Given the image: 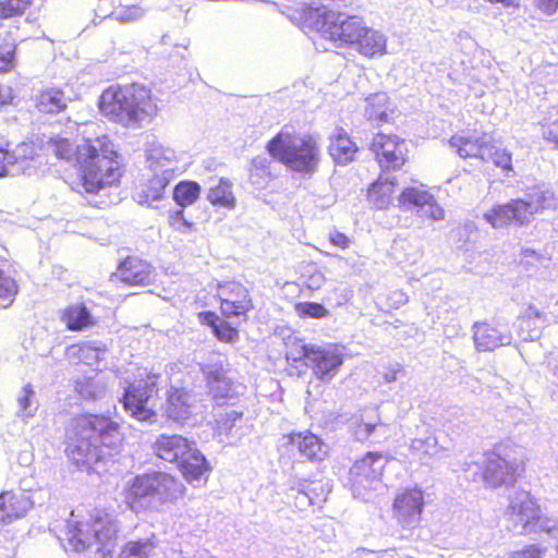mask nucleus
<instances>
[{
  "instance_id": "nucleus-1",
  "label": "nucleus",
  "mask_w": 558,
  "mask_h": 558,
  "mask_svg": "<svg viewBox=\"0 0 558 558\" xmlns=\"http://www.w3.org/2000/svg\"><path fill=\"white\" fill-rule=\"evenodd\" d=\"M48 146L58 159L72 163L76 175L73 189L77 192L96 195L121 183L124 163L109 135L83 137L80 143L56 136L49 138Z\"/></svg>"
},
{
  "instance_id": "nucleus-2",
  "label": "nucleus",
  "mask_w": 558,
  "mask_h": 558,
  "mask_svg": "<svg viewBox=\"0 0 558 558\" xmlns=\"http://www.w3.org/2000/svg\"><path fill=\"white\" fill-rule=\"evenodd\" d=\"M124 441L121 425L105 413H80L72 420L64 453L80 471L98 472L114 462Z\"/></svg>"
},
{
  "instance_id": "nucleus-3",
  "label": "nucleus",
  "mask_w": 558,
  "mask_h": 558,
  "mask_svg": "<svg viewBox=\"0 0 558 558\" xmlns=\"http://www.w3.org/2000/svg\"><path fill=\"white\" fill-rule=\"evenodd\" d=\"M217 299L219 301L220 318L214 311L198 313L202 325L211 329L213 335L220 342L234 344L240 339L238 326L231 319L246 322L254 310V301L248 288L240 281L229 280L217 284Z\"/></svg>"
},
{
  "instance_id": "nucleus-4",
  "label": "nucleus",
  "mask_w": 558,
  "mask_h": 558,
  "mask_svg": "<svg viewBox=\"0 0 558 558\" xmlns=\"http://www.w3.org/2000/svg\"><path fill=\"white\" fill-rule=\"evenodd\" d=\"M99 110L119 123L138 122L157 112L149 88L132 83L107 87L99 97Z\"/></svg>"
},
{
  "instance_id": "nucleus-5",
  "label": "nucleus",
  "mask_w": 558,
  "mask_h": 558,
  "mask_svg": "<svg viewBox=\"0 0 558 558\" xmlns=\"http://www.w3.org/2000/svg\"><path fill=\"white\" fill-rule=\"evenodd\" d=\"M266 150L293 172L312 174L320 162L317 137L311 133L280 130L266 144Z\"/></svg>"
},
{
  "instance_id": "nucleus-6",
  "label": "nucleus",
  "mask_w": 558,
  "mask_h": 558,
  "mask_svg": "<svg viewBox=\"0 0 558 558\" xmlns=\"http://www.w3.org/2000/svg\"><path fill=\"white\" fill-rule=\"evenodd\" d=\"M177 480L165 472L151 471L135 475L124 488V501L135 513L174 500L180 490Z\"/></svg>"
},
{
  "instance_id": "nucleus-7",
  "label": "nucleus",
  "mask_w": 558,
  "mask_h": 558,
  "mask_svg": "<svg viewBox=\"0 0 558 558\" xmlns=\"http://www.w3.org/2000/svg\"><path fill=\"white\" fill-rule=\"evenodd\" d=\"M318 7L308 5L306 17L329 40L344 45H354L363 32L364 23L355 15H345L339 11L336 0H323Z\"/></svg>"
},
{
  "instance_id": "nucleus-8",
  "label": "nucleus",
  "mask_w": 558,
  "mask_h": 558,
  "mask_svg": "<svg viewBox=\"0 0 558 558\" xmlns=\"http://www.w3.org/2000/svg\"><path fill=\"white\" fill-rule=\"evenodd\" d=\"M160 377L159 373L145 372L124 389L122 408L135 421L150 424L157 421L154 399L159 396Z\"/></svg>"
},
{
  "instance_id": "nucleus-9",
  "label": "nucleus",
  "mask_w": 558,
  "mask_h": 558,
  "mask_svg": "<svg viewBox=\"0 0 558 558\" xmlns=\"http://www.w3.org/2000/svg\"><path fill=\"white\" fill-rule=\"evenodd\" d=\"M526 458L502 456L497 449L485 453L481 476L487 487L497 488L515 483L525 472Z\"/></svg>"
},
{
  "instance_id": "nucleus-10",
  "label": "nucleus",
  "mask_w": 558,
  "mask_h": 558,
  "mask_svg": "<svg viewBox=\"0 0 558 558\" xmlns=\"http://www.w3.org/2000/svg\"><path fill=\"white\" fill-rule=\"evenodd\" d=\"M369 150L383 172L401 170L408 162L410 154L404 138L384 132H378L373 136Z\"/></svg>"
},
{
  "instance_id": "nucleus-11",
  "label": "nucleus",
  "mask_w": 558,
  "mask_h": 558,
  "mask_svg": "<svg viewBox=\"0 0 558 558\" xmlns=\"http://www.w3.org/2000/svg\"><path fill=\"white\" fill-rule=\"evenodd\" d=\"M507 517L513 526H520L524 533L536 531L537 525L541 531L551 532L550 527L544 526L546 518L542 512V507L530 492L520 490L510 499Z\"/></svg>"
},
{
  "instance_id": "nucleus-12",
  "label": "nucleus",
  "mask_w": 558,
  "mask_h": 558,
  "mask_svg": "<svg viewBox=\"0 0 558 558\" xmlns=\"http://www.w3.org/2000/svg\"><path fill=\"white\" fill-rule=\"evenodd\" d=\"M535 214L530 201L512 198L506 203L495 204L483 218L494 229L520 228L529 225Z\"/></svg>"
},
{
  "instance_id": "nucleus-13",
  "label": "nucleus",
  "mask_w": 558,
  "mask_h": 558,
  "mask_svg": "<svg viewBox=\"0 0 558 558\" xmlns=\"http://www.w3.org/2000/svg\"><path fill=\"white\" fill-rule=\"evenodd\" d=\"M425 506L423 489L414 486L397 493L392 502V515L403 529L418 526Z\"/></svg>"
},
{
  "instance_id": "nucleus-14",
  "label": "nucleus",
  "mask_w": 558,
  "mask_h": 558,
  "mask_svg": "<svg viewBox=\"0 0 558 558\" xmlns=\"http://www.w3.org/2000/svg\"><path fill=\"white\" fill-rule=\"evenodd\" d=\"M194 409L195 402L190 390L177 386L167 389L162 414L168 422L184 425L193 418Z\"/></svg>"
},
{
  "instance_id": "nucleus-15",
  "label": "nucleus",
  "mask_w": 558,
  "mask_h": 558,
  "mask_svg": "<svg viewBox=\"0 0 558 558\" xmlns=\"http://www.w3.org/2000/svg\"><path fill=\"white\" fill-rule=\"evenodd\" d=\"M154 267L137 255H129L117 267L116 276L128 286H148L154 280Z\"/></svg>"
},
{
  "instance_id": "nucleus-16",
  "label": "nucleus",
  "mask_w": 558,
  "mask_h": 558,
  "mask_svg": "<svg viewBox=\"0 0 558 558\" xmlns=\"http://www.w3.org/2000/svg\"><path fill=\"white\" fill-rule=\"evenodd\" d=\"M328 141V154L336 165L347 166L355 160L360 147L347 130L336 128Z\"/></svg>"
},
{
  "instance_id": "nucleus-17",
  "label": "nucleus",
  "mask_w": 558,
  "mask_h": 558,
  "mask_svg": "<svg viewBox=\"0 0 558 558\" xmlns=\"http://www.w3.org/2000/svg\"><path fill=\"white\" fill-rule=\"evenodd\" d=\"M343 360V353L338 344L332 343L326 348L314 347L310 359V366L318 379H324L341 366Z\"/></svg>"
},
{
  "instance_id": "nucleus-18",
  "label": "nucleus",
  "mask_w": 558,
  "mask_h": 558,
  "mask_svg": "<svg viewBox=\"0 0 558 558\" xmlns=\"http://www.w3.org/2000/svg\"><path fill=\"white\" fill-rule=\"evenodd\" d=\"M175 464L187 483L206 480L211 471L210 463L199 449L193 444Z\"/></svg>"
},
{
  "instance_id": "nucleus-19",
  "label": "nucleus",
  "mask_w": 558,
  "mask_h": 558,
  "mask_svg": "<svg viewBox=\"0 0 558 558\" xmlns=\"http://www.w3.org/2000/svg\"><path fill=\"white\" fill-rule=\"evenodd\" d=\"M193 444L179 434H161L154 442L153 449L159 459L177 464Z\"/></svg>"
},
{
  "instance_id": "nucleus-20",
  "label": "nucleus",
  "mask_w": 558,
  "mask_h": 558,
  "mask_svg": "<svg viewBox=\"0 0 558 558\" xmlns=\"http://www.w3.org/2000/svg\"><path fill=\"white\" fill-rule=\"evenodd\" d=\"M287 444L295 448L301 456L312 462L322 461L326 457L323 440L310 430L291 432L286 435Z\"/></svg>"
},
{
  "instance_id": "nucleus-21",
  "label": "nucleus",
  "mask_w": 558,
  "mask_h": 558,
  "mask_svg": "<svg viewBox=\"0 0 558 558\" xmlns=\"http://www.w3.org/2000/svg\"><path fill=\"white\" fill-rule=\"evenodd\" d=\"M31 508L32 501L23 493H0V524L11 523L24 517Z\"/></svg>"
},
{
  "instance_id": "nucleus-22",
  "label": "nucleus",
  "mask_w": 558,
  "mask_h": 558,
  "mask_svg": "<svg viewBox=\"0 0 558 558\" xmlns=\"http://www.w3.org/2000/svg\"><path fill=\"white\" fill-rule=\"evenodd\" d=\"M60 319L70 331H82L97 324L85 303L69 304L61 311Z\"/></svg>"
},
{
  "instance_id": "nucleus-23",
  "label": "nucleus",
  "mask_w": 558,
  "mask_h": 558,
  "mask_svg": "<svg viewBox=\"0 0 558 558\" xmlns=\"http://www.w3.org/2000/svg\"><path fill=\"white\" fill-rule=\"evenodd\" d=\"M472 330L473 341L478 351H493L505 342L501 331L487 322L475 323Z\"/></svg>"
},
{
  "instance_id": "nucleus-24",
  "label": "nucleus",
  "mask_w": 558,
  "mask_h": 558,
  "mask_svg": "<svg viewBox=\"0 0 558 558\" xmlns=\"http://www.w3.org/2000/svg\"><path fill=\"white\" fill-rule=\"evenodd\" d=\"M34 106L39 113L57 114L66 109L64 92L59 87H48L38 92Z\"/></svg>"
},
{
  "instance_id": "nucleus-25",
  "label": "nucleus",
  "mask_w": 558,
  "mask_h": 558,
  "mask_svg": "<svg viewBox=\"0 0 558 558\" xmlns=\"http://www.w3.org/2000/svg\"><path fill=\"white\" fill-rule=\"evenodd\" d=\"M450 143L457 148L459 156L464 159L477 158L487 161L486 150L492 148V142L484 137L453 136Z\"/></svg>"
},
{
  "instance_id": "nucleus-26",
  "label": "nucleus",
  "mask_w": 558,
  "mask_h": 558,
  "mask_svg": "<svg viewBox=\"0 0 558 558\" xmlns=\"http://www.w3.org/2000/svg\"><path fill=\"white\" fill-rule=\"evenodd\" d=\"M19 293V283L10 260L0 256V307L11 306Z\"/></svg>"
},
{
  "instance_id": "nucleus-27",
  "label": "nucleus",
  "mask_w": 558,
  "mask_h": 558,
  "mask_svg": "<svg viewBox=\"0 0 558 558\" xmlns=\"http://www.w3.org/2000/svg\"><path fill=\"white\" fill-rule=\"evenodd\" d=\"M158 547V539L155 534L146 538L130 539L125 542L117 558H154Z\"/></svg>"
},
{
  "instance_id": "nucleus-28",
  "label": "nucleus",
  "mask_w": 558,
  "mask_h": 558,
  "mask_svg": "<svg viewBox=\"0 0 558 558\" xmlns=\"http://www.w3.org/2000/svg\"><path fill=\"white\" fill-rule=\"evenodd\" d=\"M396 181L383 179L379 177L366 190V199L377 209L386 208L393 196L396 190Z\"/></svg>"
},
{
  "instance_id": "nucleus-29",
  "label": "nucleus",
  "mask_w": 558,
  "mask_h": 558,
  "mask_svg": "<svg viewBox=\"0 0 558 558\" xmlns=\"http://www.w3.org/2000/svg\"><path fill=\"white\" fill-rule=\"evenodd\" d=\"M383 459L384 454L379 451L367 452L353 463L351 474L355 477L373 480L383 473Z\"/></svg>"
},
{
  "instance_id": "nucleus-30",
  "label": "nucleus",
  "mask_w": 558,
  "mask_h": 558,
  "mask_svg": "<svg viewBox=\"0 0 558 558\" xmlns=\"http://www.w3.org/2000/svg\"><path fill=\"white\" fill-rule=\"evenodd\" d=\"M543 318V314L535 306H529L518 317V332L519 336L525 341H533L539 338L542 333V325L539 320Z\"/></svg>"
},
{
  "instance_id": "nucleus-31",
  "label": "nucleus",
  "mask_w": 558,
  "mask_h": 558,
  "mask_svg": "<svg viewBox=\"0 0 558 558\" xmlns=\"http://www.w3.org/2000/svg\"><path fill=\"white\" fill-rule=\"evenodd\" d=\"M357 50L361 54L373 58L377 54H384L386 52V39L377 31L364 26L360 37L355 41Z\"/></svg>"
},
{
  "instance_id": "nucleus-32",
  "label": "nucleus",
  "mask_w": 558,
  "mask_h": 558,
  "mask_svg": "<svg viewBox=\"0 0 558 558\" xmlns=\"http://www.w3.org/2000/svg\"><path fill=\"white\" fill-rule=\"evenodd\" d=\"M202 193V186L196 181L182 180L177 183L172 191L173 201L182 208L197 202Z\"/></svg>"
},
{
  "instance_id": "nucleus-33",
  "label": "nucleus",
  "mask_w": 558,
  "mask_h": 558,
  "mask_svg": "<svg viewBox=\"0 0 558 558\" xmlns=\"http://www.w3.org/2000/svg\"><path fill=\"white\" fill-rule=\"evenodd\" d=\"M168 185L169 179L165 173H154L142 184V201L151 203L161 199Z\"/></svg>"
},
{
  "instance_id": "nucleus-34",
  "label": "nucleus",
  "mask_w": 558,
  "mask_h": 558,
  "mask_svg": "<svg viewBox=\"0 0 558 558\" xmlns=\"http://www.w3.org/2000/svg\"><path fill=\"white\" fill-rule=\"evenodd\" d=\"M207 199L214 206L233 208L235 198L232 193V185L228 180L220 179L207 193Z\"/></svg>"
},
{
  "instance_id": "nucleus-35",
  "label": "nucleus",
  "mask_w": 558,
  "mask_h": 558,
  "mask_svg": "<svg viewBox=\"0 0 558 558\" xmlns=\"http://www.w3.org/2000/svg\"><path fill=\"white\" fill-rule=\"evenodd\" d=\"M432 193L428 190L416 186H409L402 190L399 195V203L407 207L424 209L426 204L432 202Z\"/></svg>"
},
{
  "instance_id": "nucleus-36",
  "label": "nucleus",
  "mask_w": 558,
  "mask_h": 558,
  "mask_svg": "<svg viewBox=\"0 0 558 558\" xmlns=\"http://www.w3.org/2000/svg\"><path fill=\"white\" fill-rule=\"evenodd\" d=\"M314 345H308L303 339L295 338L288 343L287 360L296 362L310 361Z\"/></svg>"
},
{
  "instance_id": "nucleus-37",
  "label": "nucleus",
  "mask_w": 558,
  "mask_h": 558,
  "mask_svg": "<svg viewBox=\"0 0 558 558\" xmlns=\"http://www.w3.org/2000/svg\"><path fill=\"white\" fill-rule=\"evenodd\" d=\"M486 158L487 160H492L497 168H500L505 172H511L513 170L512 155L506 148L497 147L492 143V148H487L486 150Z\"/></svg>"
},
{
  "instance_id": "nucleus-38",
  "label": "nucleus",
  "mask_w": 558,
  "mask_h": 558,
  "mask_svg": "<svg viewBox=\"0 0 558 558\" xmlns=\"http://www.w3.org/2000/svg\"><path fill=\"white\" fill-rule=\"evenodd\" d=\"M294 310L300 318H324L329 314L323 304L310 301L296 303Z\"/></svg>"
},
{
  "instance_id": "nucleus-39",
  "label": "nucleus",
  "mask_w": 558,
  "mask_h": 558,
  "mask_svg": "<svg viewBox=\"0 0 558 558\" xmlns=\"http://www.w3.org/2000/svg\"><path fill=\"white\" fill-rule=\"evenodd\" d=\"M39 144L32 140L23 141L20 144H17L14 153H11L13 156V165L16 162L33 160L39 156Z\"/></svg>"
},
{
  "instance_id": "nucleus-40",
  "label": "nucleus",
  "mask_w": 558,
  "mask_h": 558,
  "mask_svg": "<svg viewBox=\"0 0 558 558\" xmlns=\"http://www.w3.org/2000/svg\"><path fill=\"white\" fill-rule=\"evenodd\" d=\"M539 125L543 140L558 149V104L554 107V118Z\"/></svg>"
},
{
  "instance_id": "nucleus-41",
  "label": "nucleus",
  "mask_w": 558,
  "mask_h": 558,
  "mask_svg": "<svg viewBox=\"0 0 558 558\" xmlns=\"http://www.w3.org/2000/svg\"><path fill=\"white\" fill-rule=\"evenodd\" d=\"M31 0H3L0 1V17L9 19L22 15L29 7Z\"/></svg>"
},
{
  "instance_id": "nucleus-42",
  "label": "nucleus",
  "mask_w": 558,
  "mask_h": 558,
  "mask_svg": "<svg viewBox=\"0 0 558 558\" xmlns=\"http://www.w3.org/2000/svg\"><path fill=\"white\" fill-rule=\"evenodd\" d=\"M16 46L10 41L0 44V73L10 72L15 65Z\"/></svg>"
},
{
  "instance_id": "nucleus-43",
  "label": "nucleus",
  "mask_w": 558,
  "mask_h": 558,
  "mask_svg": "<svg viewBox=\"0 0 558 558\" xmlns=\"http://www.w3.org/2000/svg\"><path fill=\"white\" fill-rule=\"evenodd\" d=\"M168 223L173 230L179 232L191 231L194 228V223L185 219L182 207L168 214Z\"/></svg>"
},
{
  "instance_id": "nucleus-44",
  "label": "nucleus",
  "mask_w": 558,
  "mask_h": 558,
  "mask_svg": "<svg viewBox=\"0 0 558 558\" xmlns=\"http://www.w3.org/2000/svg\"><path fill=\"white\" fill-rule=\"evenodd\" d=\"M13 165L10 143L0 135V178L8 175L9 166Z\"/></svg>"
},
{
  "instance_id": "nucleus-45",
  "label": "nucleus",
  "mask_w": 558,
  "mask_h": 558,
  "mask_svg": "<svg viewBox=\"0 0 558 558\" xmlns=\"http://www.w3.org/2000/svg\"><path fill=\"white\" fill-rule=\"evenodd\" d=\"M547 549L539 544H529L511 554V558H544Z\"/></svg>"
},
{
  "instance_id": "nucleus-46",
  "label": "nucleus",
  "mask_w": 558,
  "mask_h": 558,
  "mask_svg": "<svg viewBox=\"0 0 558 558\" xmlns=\"http://www.w3.org/2000/svg\"><path fill=\"white\" fill-rule=\"evenodd\" d=\"M251 171L258 177L274 178L271 172V161L260 156L251 160Z\"/></svg>"
},
{
  "instance_id": "nucleus-47",
  "label": "nucleus",
  "mask_w": 558,
  "mask_h": 558,
  "mask_svg": "<svg viewBox=\"0 0 558 558\" xmlns=\"http://www.w3.org/2000/svg\"><path fill=\"white\" fill-rule=\"evenodd\" d=\"M75 389L80 397L85 400L93 401L96 400L99 396L98 388L89 379L77 381Z\"/></svg>"
},
{
  "instance_id": "nucleus-48",
  "label": "nucleus",
  "mask_w": 558,
  "mask_h": 558,
  "mask_svg": "<svg viewBox=\"0 0 558 558\" xmlns=\"http://www.w3.org/2000/svg\"><path fill=\"white\" fill-rule=\"evenodd\" d=\"M422 210V215L426 218H429L432 220L438 221L442 220L445 218V210L444 208L437 203L434 195H432V202L426 204L424 209Z\"/></svg>"
},
{
  "instance_id": "nucleus-49",
  "label": "nucleus",
  "mask_w": 558,
  "mask_h": 558,
  "mask_svg": "<svg viewBox=\"0 0 558 558\" xmlns=\"http://www.w3.org/2000/svg\"><path fill=\"white\" fill-rule=\"evenodd\" d=\"M329 241L332 245L341 250H347L351 244L350 238L345 233L338 230L330 232Z\"/></svg>"
},
{
  "instance_id": "nucleus-50",
  "label": "nucleus",
  "mask_w": 558,
  "mask_h": 558,
  "mask_svg": "<svg viewBox=\"0 0 558 558\" xmlns=\"http://www.w3.org/2000/svg\"><path fill=\"white\" fill-rule=\"evenodd\" d=\"M89 523L95 527L97 524H100L102 525V532L105 531L106 533H108L110 531V522L108 520V515L107 514H101V513H96L94 515L90 517L89 519ZM101 531H95V535L98 539H100V534Z\"/></svg>"
},
{
  "instance_id": "nucleus-51",
  "label": "nucleus",
  "mask_w": 558,
  "mask_h": 558,
  "mask_svg": "<svg viewBox=\"0 0 558 558\" xmlns=\"http://www.w3.org/2000/svg\"><path fill=\"white\" fill-rule=\"evenodd\" d=\"M35 392L31 384H26L22 388V393L19 398V404L22 410H27L31 405V400L33 399Z\"/></svg>"
},
{
  "instance_id": "nucleus-52",
  "label": "nucleus",
  "mask_w": 558,
  "mask_h": 558,
  "mask_svg": "<svg viewBox=\"0 0 558 558\" xmlns=\"http://www.w3.org/2000/svg\"><path fill=\"white\" fill-rule=\"evenodd\" d=\"M377 423L361 421L356 424V435L362 439H367L376 429Z\"/></svg>"
},
{
  "instance_id": "nucleus-53",
  "label": "nucleus",
  "mask_w": 558,
  "mask_h": 558,
  "mask_svg": "<svg viewBox=\"0 0 558 558\" xmlns=\"http://www.w3.org/2000/svg\"><path fill=\"white\" fill-rule=\"evenodd\" d=\"M536 8L543 13L550 15L558 10V0H534Z\"/></svg>"
},
{
  "instance_id": "nucleus-54",
  "label": "nucleus",
  "mask_w": 558,
  "mask_h": 558,
  "mask_svg": "<svg viewBox=\"0 0 558 558\" xmlns=\"http://www.w3.org/2000/svg\"><path fill=\"white\" fill-rule=\"evenodd\" d=\"M520 254H521V256H522L523 258H534V259H539V258L542 257V256H541V254H539L538 252H536V251H535V250H533V248H529V247H526V248H522Z\"/></svg>"
},
{
  "instance_id": "nucleus-55",
  "label": "nucleus",
  "mask_w": 558,
  "mask_h": 558,
  "mask_svg": "<svg viewBox=\"0 0 558 558\" xmlns=\"http://www.w3.org/2000/svg\"><path fill=\"white\" fill-rule=\"evenodd\" d=\"M369 119H377L379 121H386L387 120V113L386 112H380V113H375L373 112V110H369Z\"/></svg>"
},
{
  "instance_id": "nucleus-56",
  "label": "nucleus",
  "mask_w": 558,
  "mask_h": 558,
  "mask_svg": "<svg viewBox=\"0 0 558 558\" xmlns=\"http://www.w3.org/2000/svg\"><path fill=\"white\" fill-rule=\"evenodd\" d=\"M228 421L229 420H223V421L219 422V428L220 429H228V428H230L231 425L228 424Z\"/></svg>"
},
{
  "instance_id": "nucleus-57",
  "label": "nucleus",
  "mask_w": 558,
  "mask_h": 558,
  "mask_svg": "<svg viewBox=\"0 0 558 558\" xmlns=\"http://www.w3.org/2000/svg\"><path fill=\"white\" fill-rule=\"evenodd\" d=\"M89 349H90V347H89V345H87V344H81V345H78V350H80L81 352H84V351L89 350Z\"/></svg>"
}]
</instances>
